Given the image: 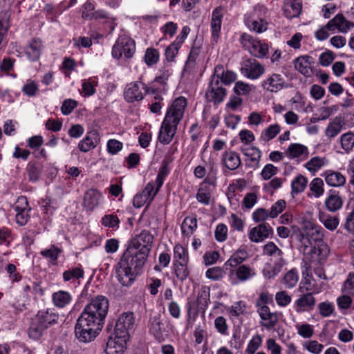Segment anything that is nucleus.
Masks as SVG:
<instances>
[{
	"mask_svg": "<svg viewBox=\"0 0 354 354\" xmlns=\"http://www.w3.org/2000/svg\"><path fill=\"white\" fill-rule=\"evenodd\" d=\"M109 306L108 299L102 295H97L85 306L75 326V335L80 342H91L99 335Z\"/></svg>",
	"mask_w": 354,
	"mask_h": 354,
	"instance_id": "f257e3e1",
	"label": "nucleus"
},
{
	"mask_svg": "<svg viewBox=\"0 0 354 354\" xmlns=\"http://www.w3.org/2000/svg\"><path fill=\"white\" fill-rule=\"evenodd\" d=\"M148 256L127 248L115 266V277L123 286H130L140 274Z\"/></svg>",
	"mask_w": 354,
	"mask_h": 354,
	"instance_id": "f03ea898",
	"label": "nucleus"
},
{
	"mask_svg": "<svg viewBox=\"0 0 354 354\" xmlns=\"http://www.w3.org/2000/svg\"><path fill=\"white\" fill-rule=\"evenodd\" d=\"M187 106V99L180 96L173 100L168 106L158 134V140L160 143L167 145L172 140Z\"/></svg>",
	"mask_w": 354,
	"mask_h": 354,
	"instance_id": "7ed1b4c3",
	"label": "nucleus"
},
{
	"mask_svg": "<svg viewBox=\"0 0 354 354\" xmlns=\"http://www.w3.org/2000/svg\"><path fill=\"white\" fill-rule=\"evenodd\" d=\"M209 302V290L202 288L198 291L196 299L187 304V322L195 321L199 313L204 315Z\"/></svg>",
	"mask_w": 354,
	"mask_h": 354,
	"instance_id": "20e7f679",
	"label": "nucleus"
},
{
	"mask_svg": "<svg viewBox=\"0 0 354 354\" xmlns=\"http://www.w3.org/2000/svg\"><path fill=\"white\" fill-rule=\"evenodd\" d=\"M242 47L251 55L259 59L267 57L268 46L253 36L244 32L239 39Z\"/></svg>",
	"mask_w": 354,
	"mask_h": 354,
	"instance_id": "39448f33",
	"label": "nucleus"
},
{
	"mask_svg": "<svg viewBox=\"0 0 354 354\" xmlns=\"http://www.w3.org/2000/svg\"><path fill=\"white\" fill-rule=\"evenodd\" d=\"M136 51V43L130 37L120 36L112 48V56L115 59H120L122 55L127 59L131 58Z\"/></svg>",
	"mask_w": 354,
	"mask_h": 354,
	"instance_id": "423d86ee",
	"label": "nucleus"
},
{
	"mask_svg": "<svg viewBox=\"0 0 354 354\" xmlns=\"http://www.w3.org/2000/svg\"><path fill=\"white\" fill-rule=\"evenodd\" d=\"M142 90H144L147 93H155L154 88H149L141 81L131 82L126 86L124 91L125 100L129 103L142 100L144 97V93Z\"/></svg>",
	"mask_w": 354,
	"mask_h": 354,
	"instance_id": "0eeeda50",
	"label": "nucleus"
},
{
	"mask_svg": "<svg viewBox=\"0 0 354 354\" xmlns=\"http://www.w3.org/2000/svg\"><path fill=\"white\" fill-rule=\"evenodd\" d=\"M153 241V236L151 233L148 230H144L131 240L128 248L136 250L138 252H145L148 256L151 249Z\"/></svg>",
	"mask_w": 354,
	"mask_h": 354,
	"instance_id": "6e6552de",
	"label": "nucleus"
},
{
	"mask_svg": "<svg viewBox=\"0 0 354 354\" xmlns=\"http://www.w3.org/2000/svg\"><path fill=\"white\" fill-rule=\"evenodd\" d=\"M135 323L134 313L130 311L124 312L118 318L114 332L129 338L130 332L133 330Z\"/></svg>",
	"mask_w": 354,
	"mask_h": 354,
	"instance_id": "1a4fd4ad",
	"label": "nucleus"
},
{
	"mask_svg": "<svg viewBox=\"0 0 354 354\" xmlns=\"http://www.w3.org/2000/svg\"><path fill=\"white\" fill-rule=\"evenodd\" d=\"M240 71L245 77L257 80L265 73L266 68L255 59L248 58L243 62Z\"/></svg>",
	"mask_w": 354,
	"mask_h": 354,
	"instance_id": "9d476101",
	"label": "nucleus"
},
{
	"mask_svg": "<svg viewBox=\"0 0 354 354\" xmlns=\"http://www.w3.org/2000/svg\"><path fill=\"white\" fill-rule=\"evenodd\" d=\"M226 95V89L222 86L218 80H216L212 77L205 93L207 100L214 104H218L224 100Z\"/></svg>",
	"mask_w": 354,
	"mask_h": 354,
	"instance_id": "9b49d317",
	"label": "nucleus"
},
{
	"mask_svg": "<svg viewBox=\"0 0 354 354\" xmlns=\"http://www.w3.org/2000/svg\"><path fill=\"white\" fill-rule=\"evenodd\" d=\"M148 328L150 334L158 342L163 341L165 337L167 335V330L160 314L158 313L150 317Z\"/></svg>",
	"mask_w": 354,
	"mask_h": 354,
	"instance_id": "f8f14e48",
	"label": "nucleus"
},
{
	"mask_svg": "<svg viewBox=\"0 0 354 354\" xmlns=\"http://www.w3.org/2000/svg\"><path fill=\"white\" fill-rule=\"evenodd\" d=\"M153 183L149 182L147 184L142 192L137 194L133 199V205L136 208H140L144 205L151 203L155 196L158 194V190L154 188Z\"/></svg>",
	"mask_w": 354,
	"mask_h": 354,
	"instance_id": "ddd939ff",
	"label": "nucleus"
},
{
	"mask_svg": "<svg viewBox=\"0 0 354 354\" xmlns=\"http://www.w3.org/2000/svg\"><path fill=\"white\" fill-rule=\"evenodd\" d=\"M129 337L116 334L115 332L109 338L106 343V354H122L126 348Z\"/></svg>",
	"mask_w": 354,
	"mask_h": 354,
	"instance_id": "4468645a",
	"label": "nucleus"
},
{
	"mask_svg": "<svg viewBox=\"0 0 354 354\" xmlns=\"http://www.w3.org/2000/svg\"><path fill=\"white\" fill-rule=\"evenodd\" d=\"M315 64V59L307 55L300 56L294 60L295 69L307 77L314 74Z\"/></svg>",
	"mask_w": 354,
	"mask_h": 354,
	"instance_id": "2eb2a0df",
	"label": "nucleus"
},
{
	"mask_svg": "<svg viewBox=\"0 0 354 354\" xmlns=\"http://www.w3.org/2000/svg\"><path fill=\"white\" fill-rule=\"evenodd\" d=\"M13 209L16 212L15 219L17 223L21 226L25 225L29 219L28 212L30 209L28 208L26 197H19L13 205Z\"/></svg>",
	"mask_w": 354,
	"mask_h": 354,
	"instance_id": "dca6fc26",
	"label": "nucleus"
},
{
	"mask_svg": "<svg viewBox=\"0 0 354 354\" xmlns=\"http://www.w3.org/2000/svg\"><path fill=\"white\" fill-rule=\"evenodd\" d=\"M285 80L278 73H272L261 82V87L263 90L277 93L283 89L286 86Z\"/></svg>",
	"mask_w": 354,
	"mask_h": 354,
	"instance_id": "f3484780",
	"label": "nucleus"
},
{
	"mask_svg": "<svg viewBox=\"0 0 354 354\" xmlns=\"http://www.w3.org/2000/svg\"><path fill=\"white\" fill-rule=\"evenodd\" d=\"M272 233V227L267 223H263L250 230L248 238L252 242L259 243L268 238Z\"/></svg>",
	"mask_w": 354,
	"mask_h": 354,
	"instance_id": "a211bd4d",
	"label": "nucleus"
},
{
	"mask_svg": "<svg viewBox=\"0 0 354 354\" xmlns=\"http://www.w3.org/2000/svg\"><path fill=\"white\" fill-rule=\"evenodd\" d=\"M316 304V299L313 293L307 292L302 294L295 301L293 308L298 313L310 312L313 310Z\"/></svg>",
	"mask_w": 354,
	"mask_h": 354,
	"instance_id": "6ab92c4d",
	"label": "nucleus"
},
{
	"mask_svg": "<svg viewBox=\"0 0 354 354\" xmlns=\"http://www.w3.org/2000/svg\"><path fill=\"white\" fill-rule=\"evenodd\" d=\"M170 151V154L166 155L164 160H162V165L158 170V173L156 179V189L158 190V192H159L160 187L162 186L164 183L165 178L170 172L169 164L171 162L174 160L171 156L176 151V148H171Z\"/></svg>",
	"mask_w": 354,
	"mask_h": 354,
	"instance_id": "aec40b11",
	"label": "nucleus"
},
{
	"mask_svg": "<svg viewBox=\"0 0 354 354\" xmlns=\"http://www.w3.org/2000/svg\"><path fill=\"white\" fill-rule=\"evenodd\" d=\"M328 30H337L340 32L346 33L354 27L353 23L346 19L344 16L339 13L326 24Z\"/></svg>",
	"mask_w": 354,
	"mask_h": 354,
	"instance_id": "412c9836",
	"label": "nucleus"
},
{
	"mask_svg": "<svg viewBox=\"0 0 354 354\" xmlns=\"http://www.w3.org/2000/svg\"><path fill=\"white\" fill-rule=\"evenodd\" d=\"M257 310L261 319V326L268 330L272 329L278 322L277 313H272L268 306H263Z\"/></svg>",
	"mask_w": 354,
	"mask_h": 354,
	"instance_id": "4be33fe9",
	"label": "nucleus"
},
{
	"mask_svg": "<svg viewBox=\"0 0 354 354\" xmlns=\"http://www.w3.org/2000/svg\"><path fill=\"white\" fill-rule=\"evenodd\" d=\"M330 250L328 245L324 242L317 243L313 247L311 252L306 257L310 262H317L322 263L326 260L329 254Z\"/></svg>",
	"mask_w": 354,
	"mask_h": 354,
	"instance_id": "5701e85b",
	"label": "nucleus"
},
{
	"mask_svg": "<svg viewBox=\"0 0 354 354\" xmlns=\"http://www.w3.org/2000/svg\"><path fill=\"white\" fill-rule=\"evenodd\" d=\"M223 17V8L221 6L216 7L212 12L211 19L212 38L214 41H217L220 37Z\"/></svg>",
	"mask_w": 354,
	"mask_h": 354,
	"instance_id": "b1692460",
	"label": "nucleus"
},
{
	"mask_svg": "<svg viewBox=\"0 0 354 354\" xmlns=\"http://www.w3.org/2000/svg\"><path fill=\"white\" fill-rule=\"evenodd\" d=\"M216 80L225 85H229L236 79V75L232 71H225L222 64H218L214 68V74L212 76Z\"/></svg>",
	"mask_w": 354,
	"mask_h": 354,
	"instance_id": "393cba45",
	"label": "nucleus"
},
{
	"mask_svg": "<svg viewBox=\"0 0 354 354\" xmlns=\"http://www.w3.org/2000/svg\"><path fill=\"white\" fill-rule=\"evenodd\" d=\"M221 161L228 170L234 171L241 165L240 156L234 151H225L222 154Z\"/></svg>",
	"mask_w": 354,
	"mask_h": 354,
	"instance_id": "a878e982",
	"label": "nucleus"
},
{
	"mask_svg": "<svg viewBox=\"0 0 354 354\" xmlns=\"http://www.w3.org/2000/svg\"><path fill=\"white\" fill-rule=\"evenodd\" d=\"M302 10V3L297 0H283V11L288 19L298 17Z\"/></svg>",
	"mask_w": 354,
	"mask_h": 354,
	"instance_id": "bb28decb",
	"label": "nucleus"
},
{
	"mask_svg": "<svg viewBox=\"0 0 354 354\" xmlns=\"http://www.w3.org/2000/svg\"><path fill=\"white\" fill-rule=\"evenodd\" d=\"M324 205L328 211L335 212L342 208L343 200L337 192L330 190L325 199Z\"/></svg>",
	"mask_w": 354,
	"mask_h": 354,
	"instance_id": "cd10ccee",
	"label": "nucleus"
},
{
	"mask_svg": "<svg viewBox=\"0 0 354 354\" xmlns=\"http://www.w3.org/2000/svg\"><path fill=\"white\" fill-rule=\"evenodd\" d=\"M101 198L102 195L97 190L90 189L84 194L83 205L86 209L92 211L99 205Z\"/></svg>",
	"mask_w": 354,
	"mask_h": 354,
	"instance_id": "c85d7f7f",
	"label": "nucleus"
},
{
	"mask_svg": "<svg viewBox=\"0 0 354 354\" xmlns=\"http://www.w3.org/2000/svg\"><path fill=\"white\" fill-rule=\"evenodd\" d=\"M322 176L324 177L326 184L330 187H341L346 183L345 176L339 171L328 170Z\"/></svg>",
	"mask_w": 354,
	"mask_h": 354,
	"instance_id": "c756f323",
	"label": "nucleus"
},
{
	"mask_svg": "<svg viewBox=\"0 0 354 354\" xmlns=\"http://www.w3.org/2000/svg\"><path fill=\"white\" fill-rule=\"evenodd\" d=\"M42 48V39L39 38H34L26 47V53L32 61H37L41 56Z\"/></svg>",
	"mask_w": 354,
	"mask_h": 354,
	"instance_id": "7c9ffc66",
	"label": "nucleus"
},
{
	"mask_svg": "<svg viewBox=\"0 0 354 354\" xmlns=\"http://www.w3.org/2000/svg\"><path fill=\"white\" fill-rule=\"evenodd\" d=\"M72 301V295L65 290H58L52 295L53 304L59 308H66Z\"/></svg>",
	"mask_w": 354,
	"mask_h": 354,
	"instance_id": "2f4dec72",
	"label": "nucleus"
},
{
	"mask_svg": "<svg viewBox=\"0 0 354 354\" xmlns=\"http://www.w3.org/2000/svg\"><path fill=\"white\" fill-rule=\"evenodd\" d=\"M248 258V253L245 248H239L224 263V267L228 269V267L233 268L240 266L244 261Z\"/></svg>",
	"mask_w": 354,
	"mask_h": 354,
	"instance_id": "473e14b6",
	"label": "nucleus"
},
{
	"mask_svg": "<svg viewBox=\"0 0 354 354\" xmlns=\"http://www.w3.org/2000/svg\"><path fill=\"white\" fill-rule=\"evenodd\" d=\"M319 221L330 231H334L339 224V219L337 216H331L325 212L319 211L318 214Z\"/></svg>",
	"mask_w": 354,
	"mask_h": 354,
	"instance_id": "72a5a7b5",
	"label": "nucleus"
},
{
	"mask_svg": "<svg viewBox=\"0 0 354 354\" xmlns=\"http://www.w3.org/2000/svg\"><path fill=\"white\" fill-rule=\"evenodd\" d=\"M98 141V135L95 132H90L79 142L78 148L82 152H88L96 147Z\"/></svg>",
	"mask_w": 354,
	"mask_h": 354,
	"instance_id": "f704fd0d",
	"label": "nucleus"
},
{
	"mask_svg": "<svg viewBox=\"0 0 354 354\" xmlns=\"http://www.w3.org/2000/svg\"><path fill=\"white\" fill-rule=\"evenodd\" d=\"M255 269L249 266L242 264L236 270V276L240 282H245L252 279L256 276Z\"/></svg>",
	"mask_w": 354,
	"mask_h": 354,
	"instance_id": "c9c22d12",
	"label": "nucleus"
},
{
	"mask_svg": "<svg viewBox=\"0 0 354 354\" xmlns=\"http://www.w3.org/2000/svg\"><path fill=\"white\" fill-rule=\"evenodd\" d=\"M197 229V219L195 215L186 216L181 225L183 235L189 237Z\"/></svg>",
	"mask_w": 354,
	"mask_h": 354,
	"instance_id": "e433bc0d",
	"label": "nucleus"
},
{
	"mask_svg": "<svg viewBox=\"0 0 354 354\" xmlns=\"http://www.w3.org/2000/svg\"><path fill=\"white\" fill-rule=\"evenodd\" d=\"M286 153L291 158H299L301 156L307 157L308 156V147L299 143H292L287 149Z\"/></svg>",
	"mask_w": 354,
	"mask_h": 354,
	"instance_id": "4c0bfd02",
	"label": "nucleus"
},
{
	"mask_svg": "<svg viewBox=\"0 0 354 354\" xmlns=\"http://www.w3.org/2000/svg\"><path fill=\"white\" fill-rule=\"evenodd\" d=\"M342 127V120L340 118H335L328 124L325 131L326 136H327L329 139L335 138L341 132Z\"/></svg>",
	"mask_w": 354,
	"mask_h": 354,
	"instance_id": "58836bf2",
	"label": "nucleus"
},
{
	"mask_svg": "<svg viewBox=\"0 0 354 354\" xmlns=\"http://www.w3.org/2000/svg\"><path fill=\"white\" fill-rule=\"evenodd\" d=\"M315 245L324 242V230L320 226H314L304 231Z\"/></svg>",
	"mask_w": 354,
	"mask_h": 354,
	"instance_id": "ea45409f",
	"label": "nucleus"
},
{
	"mask_svg": "<svg viewBox=\"0 0 354 354\" xmlns=\"http://www.w3.org/2000/svg\"><path fill=\"white\" fill-rule=\"evenodd\" d=\"M42 315L38 314L37 315V321L39 323L32 322L28 331L29 337L33 339H39L44 332V324L42 321H41V318Z\"/></svg>",
	"mask_w": 354,
	"mask_h": 354,
	"instance_id": "a19ab883",
	"label": "nucleus"
},
{
	"mask_svg": "<svg viewBox=\"0 0 354 354\" xmlns=\"http://www.w3.org/2000/svg\"><path fill=\"white\" fill-rule=\"evenodd\" d=\"M308 184L307 178L301 174L297 175L291 183L292 194L303 192Z\"/></svg>",
	"mask_w": 354,
	"mask_h": 354,
	"instance_id": "79ce46f5",
	"label": "nucleus"
},
{
	"mask_svg": "<svg viewBox=\"0 0 354 354\" xmlns=\"http://www.w3.org/2000/svg\"><path fill=\"white\" fill-rule=\"evenodd\" d=\"M280 131L281 128L277 124L270 125L262 131L259 140L265 142H268L274 138L279 133Z\"/></svg>",
	"mask_w": 354,
	"mask_h": 354,
	"instance_id": "37998d69",
	"label": "nucleus"
},
{
	"mask_svg": "<svg viewBox=\"0 0 354 354\" xmlns=\"http://www.w3.org/2000/svg\"><path fill=\"white\" fill-rule=\"evenodd\" d=\"M328 162L326 158L315 156L310 159L306 164L305 167L310 172H316L323 166Z\"/></svg>",
	"mask_w": 354,
	"mask_h": 354,
	"instance_id": "c03bdc74",
	"label": "nucleus"
},
{
	"mask_svg": "<svg viewBox=\"0 0 354 354\" xmlns=\"http://www.w3.org/2000/svg\"><path fill=\"white\" fill-rule=\"evenodd\" d=\"M298 239L301 243L300 251L304 254L305 258L308 257L313 250V247L315 245H313V242L306 236L304 232H300Z\"/></svg>",
	"mask_w": 354,
	"mask_h": 354,
	"instance_id": "a18cd8bd",
	"label": "nucleus"
},
{
	"mask_svg": "<svg viewBox=\"0 0 354 354\" xmlns=\"http://www.w3.org/2000/svg\"><path fill=\"white\" fill-rule=\"evenodd\" d=\"M174 272L180 281H185L189 274L187 263H173Z\"/></svg>",
	"mask_w": 354,
	"mask_h": 354,
	"instance_id": "49530a36",
	"label": "nucleus"
},
{
	"mask_svg": "<svg viewBox=\"0 0 354 354\" xmlns=\"http://www.w3.org/2000/svg\"><path fill=\"white\" fill-rule=\"evenodd\" d=\"M299 280L298 271L295 268H292L286 273L283 277V283L287 288L295 287Z\"/></svg>",
	"mask_w": 354,
	"mask_h": 354,
	"instance_id": "de8ad7c7",
	"label": "nucleus"
},
{
	"mask_svg": "<svg viewBox=\"0 0 354 354\" xmlns=\"http://www.w3.org/2000/svg\"><path fill=\"white\" fill-rule=\"evenodd\" d=\"M309 189L315 198H319L324 193L323 180L320 178H314L309 184Z\"/></svg>",
	"mask_w": 354,
	"mask_h": 354,
	"instance_id": "09e8293b",
	"label": "nucleus"
},
{
	"mask_svg": "<svg viewBox=\"0 0 354 354\" xmlns=\"http://www.w3.org/2000/svg\"><path fill=\"white\" fill-rule=\"evenodd\" d=\"M65 7L61 3L57 6L48 4L46 6V13L48 19L52 22L56 21L57 16L60 15L64 10Z\"/></svg>",
	"mask_w": 354,
	"mask_h": 354,
	"instance_id": "8fccbe9b",
	"label": "nucleus"
},
{
	"mask_svg": "<svg viewBox=\"0 0 354 354\" xmlns=\"http://www.w3.org/2000/svg\"><path fill=\"white\" fill-rule=\"evenodd\" d=\"M241 151L252 162H259L261 157V150L256 147H242Z\"/></svg>",
	"mask_w": 354,
	"mask_h": 354,
	"instance_id": "3c124183",
	"label": "nucleus"
},
{
	"mask_svg": "<svg viewBox=\"0 0 354 354\" xmlns=\"http://www.w3.org/2000/svg\"><path fill=\"white\" fill-rule=\"evenodd\" d=\"M188 255L185 249L180 245L176 244L174 247V261L173 263H187Z\"/></svg>",
	"mask_w": 354,
	"mask_h": 354,
	"instance_id": "603ef678",
	"label": "nucleus"
},
{
	"mask_svg": "<svg viewBox=\"0 0 354 354\" xmlns=\"http://www.w3.org/2000/svg\"><path fill=\"white\" fill-rule=\"evenodd\" d=\"M159 52L157 49L153 48H148L146 50L144 57L145 62L149 66H151L159 61Z\"/></svg>",
	"mask_w": 354,
	"mask_h": 354,
	"instance_id": "864d4df0",
	"label": "nucleus"
},
{
	"mask_svg": "<svg viewBox=\"0 0 354 354\" xmlns=\"http://www.w3.org/2000/svg\"><path fill=\"white\" fill-rule=\"evenodd\" d=\"M340 142L342 149L348 152L353 149L354 147V133L348 132L342 135Z\"/></svg>",
	"mask_w": 354,
	"mask_h": 354,
	"instance_id": "5fc2aeb1",
	"label": "nucleus"
},
{
	"mask_svg": "<svg viewBox=\"0 0 354 354\" xmlns=\"http://www.w3.org/2000/svg\"><path fill=\"white\" fill-rule=\"evenodd\" d=\"M263 253L267 256H274L281 257L283 255V252L278 246L272 241H269L263 248Z\"/></svg>",
	"mask_w": 354,
	"mask_h": 354,
	"instance_id": "6e6d98bb",
	"label": "nucleus"
},
{
	"mask_svg": "<svg viewBox=\"0 0 354 354\" xmlns=\"http://www.w3.org/2000/svg\"><path fill=\"white\" fill-rule=\"evenodd\" d=\"M84 277V270L81 268H73L66 270L63 273V279L65 281H69L71 279H79Z\"/></svg>",
	"mask_w": 354,
	"mask_h": 354,
	"instance_id": "4d7b16f0",
	"label": "nucleus"
},
{
	"mask_svg": "<svg viewBox=\"0 0 354 354\" xmlns=\"http://www.w3.org/2000/svg\"><path fill=\"white\" fill-rule=\"evenodd\" d=\"M181 46L174 41L165 49V55L168 62L174 61L175 57L178 53V50Z\"/></svg>",
	"mask_w": 354,
	"mask_h": 354,
	"instance_id": "13d9d810",
	"label": "nucleus"
},
{
	"mask_svg": "<svg viewBox=\"0 0 354 354\" xmlns=\"http://www.w3.org/2000/svg\"><path fill=\"white\" fill-rule=\"evenodd\" d=\"M253 89H254V86L250 85L249 84L245 83L242 81H238L236 82L234 91L236 94L239 95H245L249 94Z\"/></svg>",
	"mask_w": 354,
	"mask_h": 354,
	"instance_id": "bf43d9fd",
	"label": "nucleus"
},
{
	"mask_svg": "<svg viewBox=\"0 0 354 354\" xmlns=\"http://www.w3.org/2000/svg\"><path fill=\"white\" fill-rule=\"evenodd\" d=\"M262 344V338L257 335L252 337L245 351V354H254Z\"/></svg>",
	"mask_w": 354,
	"mask_h": 354,
	"instance_id": "052dcab7",
	"label": "nucleus"
},
{
	"mask_svg": "<svg viewBox=\"0 0 354 354\" xmlns=\"http://www.w3.org/2000/svg\"><path fill=\"white\" fill-rule=\"evenodd\" d=\"M101 223L104 227L114 228L115 227H118L120 220L115 214H106L102 218Z\"/></svg>",
	"mask_w": 354,
	"mask_h": 354,
	"instance_id": "680f3d73",
	"label": "nucleus"
},
{
	"mask_svg": "<svg viewBox=\"0 0 354 354\" xmlns=\"http://www.w3.org/2000/svg\"><path fill=\"white\" fill-rule=\"evenodd\" d=\"M246 304L243 301L235 302L230 308V315L232 317H239L245 313Z\"/></svg>",
	"mask_w": 354,
	"mask_h": 354,
	"instance_id": "e2e57ef3",
	"label": "nucleus"
},
{
	"mask_svg": "<svg viewBox=\"0 0 354 354\" xmlns=\"http://www.w3.org/2000/svg\"><path fill=\"white\" fill-rule=\"evenodd\" d=\"M272 302V295L268 292H262L255 301L257 309L263 308V306H268V304Z\"/></svg>",
	"mask_w": 354,
	"mask_h": 354,
	"instance_id": "0e129e2a",
	"label": "nucleus"
},
{
	"mask_svg": "<svg viewBox=\"0 0 354 354\" xmlns=\"http://www.w3.org/2000/svg\"><path fill=\"white\" fill-rule=\"evenodd\" d=\"M318 309L319 314L322 317H326L330 316L333 313L335 308L333 303L326 301L319 304Z\"/></svg>",
	"mask_w": 354,
	"mask_h": 354,
	"instance_id": "69168bd1",
	"label": "nucleus"
},
{
	"mask_svg": "<svg viewBox=\"0 0 354 354\" xmlns=\"http://www.w3.org/2000/svg\"><path fill=\"white\" fill-rule=\"evenodd\" d=\"M275 300L278 306L285 307L291 302L292 298L286 291L283 290L276 293Z\"/></svg>",
	"mask_w": 354,
	"mask_h": 354,
	"instance_id": "338daca9",
	"label": "nucleus"
},
{
	"mask_svg": "<svg viewBox=\"0 0 354 354\" xmlns=\"http://www.w3.org/2000/svg\"><path fill=\"white\" fill-rule=\"evenodd\" d=\"M304 347L311 353L319 354L324 348V345L316 340H310L305 342Z\"/></svg>",
	"mask_w": 354,
	"mask_h": 354,
	"instance_id": "774afa93",
	"label": "nucleus"
}]
</instances>
